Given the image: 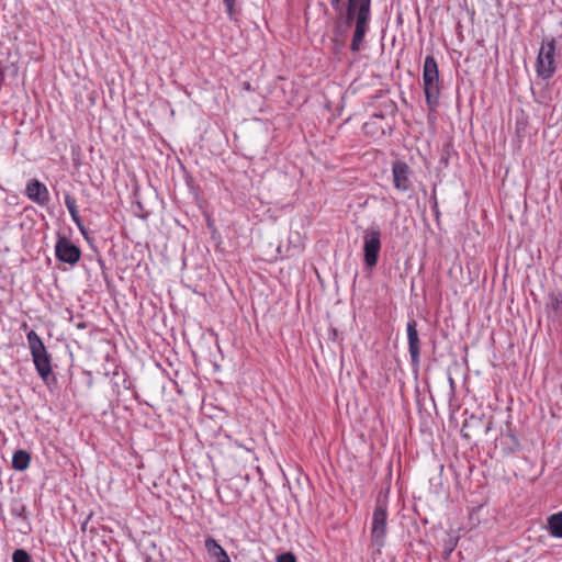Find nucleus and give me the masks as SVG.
I'll return each mask as SVG.
<instances>
[{"label": "nucleus", "instance_id": "obj_1", "mask_svg": "<svg viewBox=\"0 0 562 562\" xmlns=\"http://www.w3.org/2000/svg\"><path fill=\"white\" fill-rule=\"evenodd\" d=\"M30 352L37 374L45 383L55 380L52 368V356L48 353L42 338L34 330L26 335Z\"/></svg>", "mask_w": 562, "mask_h": 562}, {"label": "nucleus", "instance_id": "obj_2", "mask_svg": "<svg viewBox=\"0 0 562 562\" xmlns=\"http://www.w3.org/2000/svg\"><path fill=\"white\" fill-rule=\"evenodd\" d=\"M423 83L427 106L435 111L439 105L441 93L438 63L432 55H427L423 67Z\"/></svg>", "mask_w": 562, "mask_h": 562}, {"label": "nucleus", "instance_id": "obj_3", "mask_svg": "<svg viewBox=\"0 0 562 562\" xmlns=\"http://www.w3.org/2000/svg\"><path fill=\"white\" fill-rule=\"evenodd\" d=\"M370 21L371 19L355 18L353 20H349L348 18H337L334 32L336 35L342 36L353 25L355 30L350 50L358 53L362 48L364 37L370 30Z\"/></svg>", "mask_w": 562, "mask_h": 562}, {"label": "nucleus", "instance_id": "obj_4", "mask_svg": "<svg viewBox=\"0 0 562 562\" xmlns=\"http://www.w3.org/2000/svg\"><path fill=\"white\" fill-rule=\"evenodd\" d=\"M330 5L337 13V18L371 19L372 0H330Z\"/></svg>", "mask_w": 562, "mask_h": 562}, {"label": "nucleus", "instance_id": "obj_5", "mask_svg": "<svg viewBox=\"0 0 562 562\" xmlns=\"http://www.w3.org/2000/svg\"><path fill=\"white\" fill-rule=\"evenodd\" d=\"M554 55L555 38L551 37L544 40L541 44L536 61L537 75L543 80L552 78L555 72Z\"/></svg>", "mask_w": 562, "mask_h": 562}, {"label": "nucleus", "instance_id": "obj_6", "mask_svg": "<svg viewBox=\"0 0 562 562\" xmlns=\"http://www.w3.org/2000/svg\"><path fill=\"white\" fill-rule=\"evenodd\" d=\"M387 531V504L385 501L378 498L372 515L371 540L374 546L382 548L385 544Z\"/></svg>", "mask_w": 562, "mask_h": 562}, {"label": "nucleus", "instance_id": "obj_7", "mask_svg": "<svg viewBox=\"0 0 562 562\" xmlns=\"http://www.w3.org/2000/svg\"><path fill=\"white\" fill-rule=\"evenodd\" d=\"M381 250V231L379 226H370L363 234V259L368 268L378 263Z\"/></svg>", "mask_w": 562, "mask_h": 562}, {"label": "nucleus", "instance_id": "obj_8", "mask_svg": "<svg viewBox=\"0 0 562 562\" xmlns=\"http://www.w3.org/2000/svg\"><path fill=\"white\" fill-rule=\"evenodd\" d=\"M55 256L58 261L74 267L81 258V249L67 236L58 234L55 244Z\"/></svg>", "mask_w": 562, "mask_h": 562}, {"label": "nucleus", "instance_id": "obj_9", "mask_svg": "<svg viewBox=\"0 0 562 562\" xmlns=\"http://www.w3.org/2000/svg\"><path fill=\"white\" fill-rule=\"evenodd\" d=\"M24 194L30 201L40 206H46L50 200L47 187L36 178H33L27 182Z\"/></svg>", "mask_w": 562, "mask_h": 562}, {"label": "nucleus", "instance_id": "obj_10", "mask_svg": "<svg viewBox=\"0 0 562 562\" xmlns=\"http://www.w3.org/2000/svg\"><path fill=\"white\" fill-rule=\"evenodd\" d=\"M393 182L396 190L407 192L412 189V181L409 179L411 168L401 160H396L392 165Z\"/></svg>", "mask_w": 562, "mask_h": 562}, {"label": "nucleus", "instance_id": "obj_11", "mask_svg": "<svg viewBox=\"0 0 562 562\" xmlns=\"http://www.w3.org/2000/svg\"><path fill=\"white\" fill-rule=\"evenodd\" d=\"M407 340L411 363L413 368L418 369L420 363V340L417 330V322L415 319L407 323Z\"/></svg>", "mask_w": 562, "mask_h": 562}, {"label": "nucleus", "instance_id": "obj_12", "mask_svg": "<svg viewBox=\"0 0 562 562\" xmlns=\"http://www.w3.org/2000/svg\"><path fill=\"white\" fill-rule=\"evenodd\" d=\"M546 312L552 322L562 324V292H551L546 304Z\"/></svg>", "mask_w": 562, "mask_h": 562}, {"label": "nucleus", "instance_id": "obj_13", "mask_svg": "<svg viewBox=\"0 0 562 562\" xmlns=\"http://www.w3.org/2000/svg\"><path fill=\"white\" fill-rule=\"evenodd\" d=\"M65 205L70 214L71 220L77 225L80 233L87 238V228L82 223V220L78 212V205L77 200L75 196H72L70 193H65Z\"/></svg>", "mask_w": 562, "mask_h": 562}, {"label": "nucleus", "instance_id": "obj_14", "mask_svg": "<svg viewBox=\"0 0 562 562\" xmlns=\"http://www.w3.org/2000/svg\"><path fill=\"white\" fill-rule=\"evenodd\" d=\"M204 547L216 562H231V559L227 552L223 549V547L212 537H207L204 541Z\"/></svg>", "mask_w": 562, "mask_h": 562}, {"label": "nucleus", "instance_id": "obj_15", "mask_svg": "<svg viewBox=\"0 0 562 562\" xmlns=\"http://www.w3.org/2000/svg\"><path fill=\"white\" fill-rule=\"evenodd\" d=\"M383 119V115L375 114L373 117L364 123L363 125V132L366 135L372 136V137H380L384 135V128L379 125V120Z\"/></svg>", "mask_w": 562, "mask_h": 562}, {"label": "nucleus", "instance_id": "obj_16", "mask_svg": "<svg viewBox=\"0 0 562 562\" xmlns=\"http://www.w3.org/2000/svg\"><path fill=\"white\" fill-rule=\"evenodd\" d=\"M31 456L25 450H16L12 457V468L16 471H24L29 468Z\"/></svg>", "mask_w": 562, "mask_h": 562}, {"label": "nucleus", "instance_id": "obj_17", "mask_svg": "<svg viewBox=\"0 0 562 562\" xmlns=\"http://www.w3.org/2000/svg\"><path fill=\"white\" fill-rule=\"evenodd\" d=\"M548 530L554 538H562V512L552 514L548 518Z\"/></svg>", "mask_w": 562, "mask_h": 562}, {"label": "nucleus", "instance_id": "obj_18", "mask_svg": "<svg viewBox=\"0 0 562 562\" xmlns=\"http://www.w3.org/2000/svg\"><path fill=\"white\" fill-rule=\"evenodd\" d=\"M10 513L16 518L26 519V507L21 501H12L10 505Z\"/></svg>", "mask_w": 562, "mask_h": 562}, {"label": "nucleus", "instance_id": "obj_19", "mask_svg": "<svg viewBox=\"0 0 562 562\" xmlns=\"http://www.w3.org/2000/svg\"><path fill=\"white\" fill-rule=\"evenodd\" d=\"M12 562H32V558L26 550L16 549L12 554Z\"/></svg>", "mask_w": 562, "mask_h": 562}, {"label": "nucleus", "instance_id": "obj_20", "mask_svg": "<svg viewBox=\"0 0 562 562\" xmlns=\"http://www.w3.org/2000/svg\"><path fill=\"white\" fill-rule=\"evenodd\" d=\"M229 20H235L237 14L236 0H223Z\"/></svg>", "mask_w": 562, "mask_h": 562}, {"label": "nucleus", "instance_id": "obj_21", "mask_svg": "<svg viewBox=\"0 0 562 562\" xmlns=\"http://www.w3.org/2000/svg\"><path fill=\"white\" fill-rule=\"evenodd\" d=\"M451 149H452L451 144L448 143V144L443 145L442 150H441V157H440L441 164L448 165Z\"/></svg>", "mask_w": 562, "mask_h": 562}, {"label": "nucleus", "instance_id": "obj_22", "mask_svg": "<svg viewBox=\"0 0 562 562\" xmlns=\"http://www.w3.org/2000/svg\"><path fill=\"white\" fill-rule=\"evenodd\" d=\"M277 562H296V558L291 552H285L277 558Z\"/></svg>", "mask_w": 562, "mask_h": 562}, {"label": "nucleus", "instance_id": "obj_23", "mask_svg": "<svg viewBox=\"0 0 562 562\" xmlns=\"http://www.w3.org/2000/svg\"><path fill=\"white\" fill-rule=\"evenodd\" d=\"M454 548H456V542L453 540L450 539L449 541L446 542L445 550H443V555L446 559L450 557V554L452 553Z\"/></svg>", "mask_w": 562, "mask_h": 562}, {"label": "nucleus", "instance_id": "obj_24", "mask_svg": "<svg viewBox=\"0 0 562 562\" xmlns=\"http://www.w3.org/2000/svg\"><path fill=\"white\" fill-rule=\"evenodd\" d=\"M467 426H468V425H467V424H464V425H463V427H462V429H461L462 435H463V437H465V438H468V437H469V435H468L467 432H464V429L467 428Z\"/></svg>", "mask_w": 562, "mask_h": 562}, {"label": "nucleus", "instance_id": "obj_25", "mask_svg": "<svg viewBox=\"0 0 562 562\" xmlns=\"http://www.w3.org/2000/svg\"><path fill=\"white\" fill-rule=\"evenodd\" d=\"M77 327L78 328H86V324L85 323H79V324H77Z\"/></svg>", "mask_w": 562, "mask_h": 562}, {"label": "nucleus", "instance_id": "obj_26", "mask_svg": "<svg viewBox=\"0 0 562 562\" xmlns=\"http://www.w3.org/2000/svg\"><path fill=\"white\" fill-rule=\"evenodd\" d=\"M21 328H22V329H26V328H27V323H25V322H24V323L21 325Z\"/></svg>", "mask_w": 562, "mask_h": 562}, {"label": "nucleus", "instance_id": "obj_27", "mask_svg": "<svg viewBox=\"0 0 562 562\" xmlns=\"http://www.w3.org/2000/svg\"><path fill=\"white\" fill-rule=\"evenodd\" d=\"M449 381H450L451 385H453V379L450 378Z\"/></svg>", "mask_w": 562, "mask_h": 562}]
</instances>
